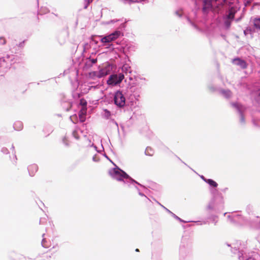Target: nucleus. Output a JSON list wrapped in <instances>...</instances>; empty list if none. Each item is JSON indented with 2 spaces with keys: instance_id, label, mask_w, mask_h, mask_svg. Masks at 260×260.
<instances>
[{
  "instance_id": "3",
  "label": "nucleus",
  "mask_w": 260,
  "mask_h": 260,
  "mask_svg": "<svg viewBox=\"0 0 260 260\" xmlns=\"http://www.w3.org/2000/svg\"><path fill=\"white\" fill-rule=\"evenodd\" d=\"M124 78L123 73L118 74H112L110 75L107 81V84L111 86H115L121 82Z\"/></svg>"
},
{
  "instance_id": "17",
  "label": "nucleus",
  "mask_w": 260,
  "mask_h": 260,
  "mask_svg": "<svg viewBox=\"0 0 260 260\" xmlns=\"http://www.w3.org/2000/svg\"><path fill=\"white\" fill-rule=\"evenodd\" d=\"M146 79L144 78L139 77L136 79L138 84H145Z\"/></svg>"
},
{
  "instance_id": "6",
  "label": "nucleus",
  "mask_w": 260,
  "mask_h": 260,
  "mask_svg": "<svg viewBox=\"0 0 260 260\" xmlns=\"http://www.w3.org/2000/svg\"><path fill=\"white\" fill-rule=\"evenodd\" d=\"M109 74V70L107 68H103L98 72H93L90 73L91 76L98 78H102Z\"/></svg>"
},
{
  "instance_id": "34",
  "label": "nucleus",
  "mask_w": 260,
  "mask_h": 260,
  "mask_svg": "<svg viewBox=\"0 0 260 260\" xmlns=\"http://www.w3.org/2000/svg\"><path fill=\"white\" fill-rule=\"evenodd\" d=\"M210 89L212 91H214V90L213 89H212L211 88H210Z\"/></svg>"
},
{
  "instance_id": "29",
  "label": "nucleus",
  "mask_w": 260,
  "mask_h": 260,
  "mask_svg": "<svg viewBox=\"0 0 260 260\" xmlns=\"http://www.w3.org/2000/svg\"><path fill=\"white\" fill-rule=\"evenodd\" d=\"M140 194L142 196L143 200H144V201H148L149 200V199H148V198L146 196H145L143 194Z\"/></svg>"
},
{
  "instance_id": "25",
  "label": "nucleus",
  "mask_w": 260,
  "mask_h": 260,
  "mask_svg": "<svg viewBox=\"0 0 260 260\" xmlns=\"http://www.w3.org/2000/svg\"><path fill=\"white\" fill-rule=\"evenodd\" d=\"M175 14L176 15L178 16L179 17H181L182 15L181 13V10H178L175 12Z\"/></svg>"
},
{
  "instance_id": "30",
  "label": "nucleus",
  "mask_w": 260,
  "mask_h": 260,
  "mask_svg": "<svg viewBox=\"0 0 260 260\" xmlns=\"http://www.w3.org/2000/svg\"><path fill=\"white\" fill-rule=\"evenodd\" d=\"M188 21L190 22V23L196 28V29H198V27L197 26L194 24L189 19H188Z\"/></svg>"
},
{
  "instance_id": "2",
  "label": "nucleus",
  "mask_w": 260,
  "mask_h": 260,
  "mask_svg": "<svg viewBox=\"0 0 260 260\" xmlns=\"http://www.w3.org/2000/svg\"><path fill=\"white\" fill-rule=\"evenodd\" d=\"M108 173L112 178L120 181L129 178V176L125 172L117 168L110 169Z\"/></svg>"
},
{
  "instance_id": "7",
  "label": "nucleus",
  "mask_w": 260,
  "mask_h": 260,
  "mask_svg": "<svg viewBox=\"0 0 260 260\" xmlns=\"http://www.w3.org/2000/svg\"><path fill=\"white\" fill-rule=\"evenodd\" d=\"M232 63L236 66L240 67L242 69H245L247 67L246 61L239 57L233 59Z\"/></svg>"
},
{
  "instance_id": "1",
  "label": "nucleus",
  "mask_w": 260,
  "mask_h": 260,
  "mask_svg": "<svg viewBox=\"0 0 260 260\" xmlns=\"http://www.w3.org/2000/svg\"><path fill=\"white\" fill-rule=\"evenodd\" d=\"M226 4L227 0H204L203 11L204 13H207L210 10L218 12Z\"/></svg>"
},
{
  "instance_id": "19",
  "label": "nucleus",
  "mask_w": 260,
  "mask_h": 260,
  "mask_svg": "<svg viewBox=\"0 0 260 260\" xmlns=\"http://www.w3.org/2000/svg\"><path fill=\"white\" fill-rule=\"evenodd\" d=\"M111 116V112L107 109L104 110V117L108 119Z\"/></svg>"
},
{
  "instance_id": "15",
  "label": "nucleus",
  "mask_w": 260,
  "mask_h": 260,
  "mask_svg": "<svg viewBox=\"0 0 260 260\" xmlns=\"http://www.w3.org/2000/svg\"><path fill=\"white\" fill-rule=\"evenodd\" d=\"M145 154L147 155L152 156L153 154V151L152 147H146L145 150Z\"/></svg>"
},
{
  "instance_id": "26",
  "label": "nucleus",
  "mask_w": 260,
  "mask_h": 260,
  "mask_svg": "<svg viewBox=\"0 0 260 260\" xmlns=\"http://www.w3.org/2000/svg\"><path fill=\"white\" fill-rule=\"evenodd\" d=\"M67 104L68 105V107H67V108L66 109V111H69L71 109V108L72 107V104L70 102L69 103H67Z\"/></svg>"
},
{
  "instance_id": "5",
  "label": "nucleus",
  "mask_w": 260,
  "mask_h": 260,
  "mask_svg": "<svg viewBox=\"0 0 260 260\" xmlns=\"http://www.w3.org/2000/svg\"><path fill=\"white\" fill-rule=\"evenodd\" d=\"M119 30H116L111 34L103 37L101 41L104 43H110L117 39L121 34Z\"/></svg>"
},
{
  "instance_id": "35",
  "label": "nucleus",
  "mask_w": 260,
  "mask_h": 260,
  "mask_svg": "<svg viewBox=\"0 0 260 260\" xmlns=\"http://www.w3.org/2000/svg\"><path fill=\"white\" fill-rule=\"evenodd\" d=\"M129 80H132V77H129Z\"/></svg>"
},
{
  "instance_id": "16",
  "label": "nucleus",
  "mask_w": 260,
  "mask_h": 260,
  "mask_svg": "<svg viewBox=\"0 0 260 260\" xmlns=\"http://www.w3.org/2000/svg\"><path fill=\"white\" fill-rule=\"evenodd\" d=\"M145 1V0H123V3L125 4H130L133 3H140Z\"/></svg>"
},
{
  "instance_id": "9",
  "label": "nucleus",
  "mask_w": 260,
  "mask_h": 260,
  "mask_svg": "<svg viewBox=\"0 0 260 260\" xmlns=\"http://www.w3.org/2000/svg\"><path fill=\"white\" fill-rule=\"evenodd\" d=\"M237 10V7L235 6L230 7L229 9L228 14L225 16V18L228 19H233Z\"/></svg>"
},
{
  "instance_id": "28",
  "label": "nucleus",
  "mask_w": 260,
  "mask_h": 260,
  "mask_svg": "<svg viewBox=\"0 0 260 260\" xmlns=\"http://www.w3.org/2000/svg\"><path fill=\"white\" fill-rule=\"evenodd\" d=\"M30 169H33V170H34L36 172V171H37V170H38V168H37V167L36 166H32L30 167L29 168V170H30Z\"/></svg>"
},
{
  "instance_id": "21",
  "label": "nucleus",
  "mask_w": 260,
  "mask_h": 260,
  "mask_svg": "<svg viewBox=\"0 0 260 260\" xmlns=\"http://www.w3.org/2000/svg\"><path fill=\"white\" fill-rule=\"evenodd\" d=\"M6 44V40L4 37H0V45H5Z\"/></svg>"
},
{
  "instance_id": "31",
  "label": "nucleus",
  "mask_w": 260,
  "mask_h": 260,
  "mask_svg": "<svg viewBox=\"0 0 260 260\" xmlns=\"http://www.w3.org/2000/svg\"><path fill=\"white\" fill-rule=\"evenodd\" d=\"M250 3V1H247L246 3H245V6H247L248 4Z\"/></svg>"
},
{
  "instance_id": "32",
  "label": "nucleus",
  "mask_w": 260,
  "mask_h": 260,
  "mask_svg": "<svg viewBox=\"0 0 260 260\" xmlns=\"http://www.w3.org/2000/svg\"><path fill=\"white\" fill-rule=\"evenodd\" d=\"M136 251L139 252V249L137 248V249H136Z\"/></svg>"
},
{
  "instance_id": "27",
  "label": "nucleus",
  "mask_w": 260,
  "mask_h": 260,
  "mask_svg": "<svg viewBox=\"0 0 260 260\" xmlns=\"http://www.w3.org/2000/svg\"><path fill=\"white\" fill-rule=\"evenodd\" d=\"M118 21H119V20H118V19H115V20L114 19V20H111L110 21H109V22H107V24H110V23H114V22H117Z\"/></svg>"
},
{
  "instance_id": "18",
  "label": "nucleus",
  "mask_w": 260,
  "mask_h": 260,
  "mask_svg": "<svg viewBox=\"0 0 260 260\" xmlns=\"http://www.w3.org/2000/svg\"><path fill=\"white\" fill-rule=\"evenodd\" d=\"M225 20L224 21V25L226 28H229L231 24V21L233 19H228L225 18Z\"/></svg>"
},
{
  "instance_id": "11",
  "label": "nucleus",
  "mask_w": 260,
  "mask_h": 260,
  "mask_svg": "<svg viewBox=\"0 0 260 260\" xmlns=\"http://www.w3.org/2000/svg\"><path fill=\"white\" fill-rule=\"evenodd\" d=\"M221 94L226 98H229L232 96V92L230 90H221L220 91Z\"/></svg>"
},
{
  "instance_id": "33",
  "label": "nucleus",
  "mask_w": 260,
  "mask_h": 260,
  "mask_svg": "<svg viewBox=\"0 0 260 260\" xmlns=\"http://www.w3.org/2000/svg\"><path fill=\"white\" fill-rule=\"evenodd\" d=\"M43 245V247H46V246L44 245V244L43 243H42Z\"/></svg>"
},
{
  "instance_id": "23",
  "label": "nucleus",
  "mask_w": 260,
  "mask_h": 260,
  "mask_svg": "<svg viewBox=\"0 0 260 260\" xmlns=\"http://www.w3.org/2000/svg\"><path fill=\"white\" fill-rule=\"evenodd\" d=\"M256 100L257 103L260 104V90L258 92L257 96L256 98Z\"/></svg>"
},
{
  "instance_id": "24",
  "label": "nucleus",
  "mask_w": 260,
  "mask_h": 260,
  "mask_svg": "<svg viewBox=\"0 0 260 260\" xmlns=\"http://www.w3.org/2000/svg\"><path fill=\"white\" fill-rule=\"evenodd\" d=\"M73 136H74V137L76 139H79V136L77 134V133L76 131H74L73 132Z\"/></svg>"
},
{
  "instance_id": "36",
  "label": "nucleus",
  "mask_w": 260,
  "mask_h": 260,
  "mask_svg": "<svg viewBox=\"0 0 260 260\" xmlns=\"http://www.w3.org/2000/svg\"><path fill=\"white\" fill-rule=\"evenodd\" d=\"M196 2L197 3V0H196Z\"/></svg>"
},
{
  "instance_id": "14",
  "label": "nucleus",
  "mask_w": 260,
  "mask_h": 260,
  "mask_svg": "<svg viewBox=\"0 0 260 260\" xmlns=\"http://www.w3.org/2000/svg\"><path fill=\"white\" fill-rule=\"evenodd\" d=\"M206 182L208 183L210 185L214 187H216L217 186L218 184L217 183L214 181V180H212V179H207L206 181Z\"/></svg>"
},
{
  "instance_id": "12",
  "label": "nucleus",
  "mask_w": 260,
  "mask_h": 260,
  "mask_svg": "<svg viewBox=\"0 0 260 260\" xmlns=\"http://www.w3.org/2000/svg\"><path fill=\"white\" fill-rule=\"evenodd\" d=\"M121 70H122V72L125 73L126 75L128 73H131L132 72L131 67L127 64H124L122 66Z\"/></svg>"
},
{
  "instance_id": "13",
  "label": "nucleus",
  "mask_w": 260,
  "mask_h": 260,
  "mask_svg": "<svg viewBox=\"0 0 260 260\" xmlns=\"http://www.w3.org/2000/svg\"><path fill=\"white\" fill-rule=\"evenodd\" d=\"M253 24L255 27L260 29V18H255L253 20Z\"/></svg>"
},
{
  "instance_id": "4",
  "label": "nucleus",
  "mask_w": 260,
  "mask_h": 260,
  "mask_svg": "<svg viewBox=\"0 0 260 260\" xmlns=\"http://www.w3.org/2000/svg\"><path fill=\"white\" fill-rule=\"evenodd\" d=\"M114 104L118 107H123L125 105V98L122 91L118 90L114 93Z\"/></svg>"
},
{
  "instance_id": "8",
  "label": "nucleus",
  "mask_w": 260,
  "mask_h": 260,
  "mask_svg": "<svg viewBox=\"0 0 260 260\" xmlns=\"http://www.w3.org/2000/svg\"><path fill=\"white\" fill-rule=\"evenodd\" d=\"M232 106L235 108L239 112L240 114V121L242 124L245 123V119L242 113V106L238 103H232Z\"/></svg>"
},
{
  "instance_id": "20",
  "label": "nucleus",
  "mask_w": 260,
  "mask_h": 260,
  "mask_svg": "<svg viewBox=\"0 0 260 260\" xmlns=\"http://www.w3.org/2000/svg\"><path fill=\"white\" fill-rule=\"evenodd\" d=\"M96 61V58H91L90 57L88 58V63L90 62L91 64L95 63Z\"/></svg>"
},
{
  "instance_id": "10",
  "label": "nucleus",
  "mask_w": 260,
  "mask_h": 260,
  "mask_svg": "<svg viewBox=\"0 0 260 260\" xmlns=\"http://www.w3.org/2000/svg\"><path fill=\"white\" fill-rule=\"evenodd\" d=\"M80 104L83 106V107H82V110L80 111L81 113L80 114L79 116L80 117L81 120L83 121V117L82 116V114L83 115L86 113V106L87 105V102L84 99H81L80 100Z\"/></svg>"
},
{
  "instance_id": "22",
  "label": "nucleus",
  "mask_w": 260,
  "mask_h": 260,
  "mask_svg": "<svg viewBox=\"0 0 260 260\" xmlns=\"http://www.w3.org/2000/svg\"><path fill=\"white\" fill-rule=\"evenodd\" d=\"M93 1V0H85V6H84V9H87L88 7V5L91 3Z\"/></svg>"
}]
</instances>
